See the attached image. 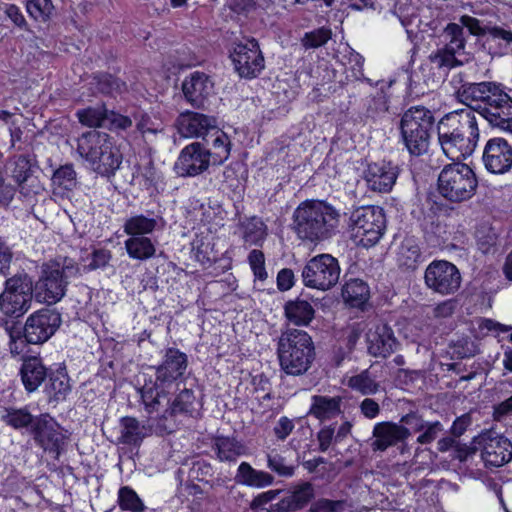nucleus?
I'll return each mask as SVG.
<instances>
[{
	"instance_id": "obj_1",
	"label": "nucleus",
	"mask_w": 512,
	"mask_h": 512,
	"mask_svg": "<svg viewBox=\"0 0 512 512\" xmlns=\"http://www.w3.org/2000/svg\"><path fill=\"white\" fill-rule=\"evenodd\" d=\"M331 30L322 26V88L325 96L335 95L333 103L341 112L350 108V96L345 93V80L352 78L373 85L363 73L364 57L348 44L331 38Z\"/></svg>"
},
{
	"instance_id": "obj_2",
	"label": "nucleus",
	"mask_w": 512,
	"mask_h": 512,
	"mask_svg": "<svg viewBox=\"0 0 512 512\" xmlns=\"http://www.w3.org/2000/svg\"><path fill=\"white\" fill-rule=\"evenodd\" d=\"M438 138L442 150L451 160L470 156L479 140L477 115L469 109L446 114L438 123Z\"/></svg>"
},
{
	"instance_id": "obj_3",
	"label": "nucleus",
	"mask_w": 512,
	"mask_h": 512,
	"mask_svg": "<svg viewBox=\"0 0 512 512\" xmlns=\"http://www.w3.org/2000/svg\"><path fill=\"white\" fill-rule=\"evenodd\" d=\"M77 152L102 176L113 175L122 163L113 137L97 130L85 132L77 139Z\"/></svg>"
},
{
	"instance_id": "obj_4",
	"label": "nucleus",
	"mask_w": 512,
	"mask_h": 512,
	"mask_svg": "<svg viewBox=\"0 0 512 512\" xmlns=\"http://www.w3.org/2000/svg\"><path fill=\"white\" fill-rule=\"evenodd\" d=\"M277 354L281 369L289 375L306 372L314 359V345L303 330L286 328L278 340Z\"/></svg>"
},
{
	"instance_id": "obj_5",
	"label": "nucleus",
	"mask_w": 512,
	"mask_h": 512,
	"mask_svg": "<svg viewBox=\"0 0 512 512\" xmlns=\"http://www.w3.org/2000/svg\"><path fill=\"white\" fill-rule=\"evenodd\" d=\"M78 273V266L70 258L59 257L44 264L41 276L35 284L37 298L47 304L57 303L65 295L68 280Z\"/></svg>"
},
{
	"instance_id": "obj_6",
	"label": "nucleus",
	"mask_w": 512,
	"mask_h": 512,
	"mask_svg": "<svg viewBox=\"0 0 512 512\" xmlns=\"http://www.w3.org/2000/svg\"><path fill=\"white\" fill-rule=\"evenodd\" d=\"M477 187L476 174L461 160H453V163L445 165L438 175V192L452 203L471 199L475 195Z\"/></svg>"
},
{
	"instance_id": "obj_7",
	"label": "nucleus",
	"mask_w": 512,
	"mask_h": 512,
	"mask_svg": "<svg viewBox=\"0 0 512 512\" xmlns=\"http://www.w3.org/2000/svg\"><path fill=\"white\" fill-rule=\"evenodd\" d=\"M434 117L425 107H411L402 116L400 132L405 147L413 156L428 151Z\"/></svg>"
},
{
	"instance_id": "obj_8",
	"label": "nucleus",
	"mask_w": 512,
	"mask_h": 512,
	"mask_svg": "<svg viewBox=\"0 0 512 512\" xmlns=\"http://www.w3.org/2000/svg\"><path fill=\"white\" fill-rule=\"evenodd\" d=\"M350 226L364 247L376 245L386 231V215L379 206H361L350 215Z\"/></svg>"
},
{
	"instance_id": "obj_9",
	"label": "nucleus",
	"mask_w": 512,
	"mask_h": 512,
	"mask_svg": "<svg viewBox=\"0 0 512 512\" xmlns=\"http://www.w3.org/2000/svg\"><path fill=\"white\" fill-rule=\"evenodd\" d=\"M424 283L433 293L450 296L461 288L462 275L452 262L435 259L425 269Z\"/></svg>"
},
{
	"instance_id": "obj_10",
	"label": "nucleus",
	"mask_w": 512,
	"mask_h": 512,
	"mask_svg": "<svg viewBox=\"0 0 512 512\" xmlns=\"http://www.w3.org/2000/svg\"><path fill=\"white\" fill-rule=\"evenodd\" d=\"M458 77L460 86L455 91L456 98L476 115H478V110L488 106L492 102V98L497 97L505 87L502 83L492 81L464 82L462 74H459Z\"/></svg>"
},
{
	"instance_id": "obj_11",
	"label": "nucleus",
	"mask_w": 512,
	"mask_h": 512,
	"mask_svg": "<svg viewBox=\"0 0 512 512\" xmlns=\"http://www.w3.org/2000/svg\"><path fill=\"white\" fill-rule=\"evenodd\" d=\"M62 318L55 309L42 308L30 314L24 326V333L33 345L47 342L59 329Z\"/></svg>"
},
{
	"instance_id": "obj_12",
	"label": "nucleus",
	"mask_w": 512,
	"mask_h": 512,
	"mask_svg": "<svg viewBox=\"0 0 512 512\" xmlns=\"http://www.w3.org/2000/svg\"><path fill=\"white\" fill-rule=\"evenodd\" d=\"M230 57L240 77L255 78L264 69V57L255 39L237 43Z\"/></svg>"
},
{
	"instance_id": "obj_13",
	"label": "nucleus",
	"mask_w": 512,
	"mask_h": 512,
	"mask_svg": "<svg viewBox=\"0 0 512 512\" xmlns=\"http://www.w3.org/2000/svg\"><path fill=\"white\" fill-rule=\"evenodd\" d=\"M31 434L35 442L44 450L59 455L65 444L67 436L58 422L49 414L36 416L35 425H32Z\"/></svg>"
},
{
	"instance_id": "obj_14",
	"label": "nucleus",
	"mask_w": 512,
	"mask_h": 512,
	"mask_svg": "<svg viewBox=\"0 0 512 512\" xmlns=\"http://www.w3.org/2000/svg\"><path fill=\"white\" fill-rule=\"evenodd\" d=\"M175 389L160 384L158 381L145 383L139 390L144 411L150 419L167 421L170 419V398L168 395Z\"/></svg>"
},
{
	"instance_id": "obj_15",
	"label": "nucleus",
	"mask_w": 512,
	"mask_h": 512,
	"mask_svg": "<svg viewBox=\"0 0 512 512\" xmlns=\"http://www.w3.org/2000/svg\"><path fill=\"white\" fill-rule=\"evenodd\" d=\"M210 164V151L199 142L185 146L174 165V170L181 177H195L205 172Z\"/></svg>"
},
{
	"instance_id": "obj_16",
	"label": "nucleus",
	"mask_w": 512,
	"mask_h": 512,
	"mask_svg": "<svg viewBox=\"0 0 512 512\" xmlns=\"http://www.w3.org/2000/svg\"><path fill=\"white\" fill-rule=\"evenodd\" d=\"M187 367V355L177 348H168L163 355L161 364L156 367L155 380L173 389H179Z\"/></svg>"
},
{
	"instance_id": "obj_17",
	"label": "nucleus",
	"mask_w": 512,
	"mask_h": 512,
	"mask_svg": "<svg viewBox=\"0 0 512 512\" xmlns=\"http://www.w3.org/2000/svg\"><path fill=\"white\" fill-rule=\"evenodd\" d=\"M483 444L481 457L485 467H501L512 460V442L494 431H486L481 436Z\"/></svg>"
},
{
	"instance_id": "obj_18",
	"label": "nucleus",
	"mask_w": 512,
	"mask_h": 512,
	"mask_svg": "<svg viewBox=\"0 0 512 512\" xmlns=\"http://www.w3.org/2000/svg\"><path fill=\"white\" fill-rule=\"evenodd\" d=\"M400 167L392 161L380 160L368 163L364 170V180L369 190L389 193L396 183Z\"/></svg>"
},
{
	"instance_id": "obj_19",
	"label": "nucleus",
	"mask_w": 512,
	"mask_h": 512,
	"mask_svg": "<svg viewBox=\"0 0 512 512\" xmlns=\"http://www.w3.org/2000/svg\"><path fill=\"white\" fill-rule=\"evenodd\" d=\"M478 116L486 120L493 128H498L512 135V97L505 91L492 98L488 106L478 110Z\"/></svg>"
},
{
	"instance_id": "obj_20",
	"label": "nucleus",
	"mask_w": 512,
	"mask_h": 512,
	"mask_svg": "<svg viewBox=\"0 0 512 512\" xmlns=\"http://www.w3.org/2000/svg\"><path fill=\"white\" fill-rule=\"evenodd\" d=\"M295 231L299 238L314 242L320 233V201H305L294 212Z\"/></svg>"
},
{
	"instance_id": "obj_21",
	"label": "nucleus",
	"mask_w": 512,
	"mask_h": 512,
	"mask_svg": "<svg viewBox=\"0 0 512 512\" xmlns=\"http://www.w3.org/2000/svg\"><path fill=\"white\" fill-rule=\"evenodd\" d=\"M482 159L489 172L504 174L512 168V146L504 138H491L484 147Z\"/></svg>"
},
{
	"instance_id": "obj_22",
	"label": "nucleus",
	"mask_w": 512,
	"mask_h": 512,
	"mask_svg": "<svg viewBox=\"0 0 512 512\" xmlns=\"http://www.w3.org/2000/svg\"><path fill=\"white\" fill-rule=\"evenodd\" d=\"M372 434L375 440L371 443V448L375 452H384L389 447L401 443V452L403 453L407 447L405 441L411 436V432L407 427L391 421L375 424Z\"/></svg>"
},
{
	"instance_id": "obj_23",
	"label": "nucleus",
	"mask_w": 512,
	"mask_h": 512,
	"mask_svg": "<svg viewBox=\"0 0 512 512\" xmlns=\"http://www.w3.org/2000/svg\"><path fill=\"white\" fill-rule=\"evenodd\" d=\"M5 290L0 295V310L8 316H21L30 306L31 295L25 291L20 280H6Z\"/></svg>"
},
{
	"instance_id": "obj_24",
	"label": "nucleus",
	"mask_w": 512,
	"mask_h": 512,
	"mask_svg": "<svg viewBox=\"0 0 512 512\" xmlns=\"http://www.w3.org/2000/svg\"><path fill=\"white\" fill-rule=\"evenodd\" d=\"M399 346L392 327L387 323H380L367 333V351L373 357L387 358Z\"/></svg>"
},
{
	"instance_id": "obj_25",
	"label": "nucleus",
	"mask_w": 512,
	"mask_h": 512,
	"mask_svg": "<svg viewBox=\"0 0 512 512\" xmlns=\"http://www.w3.org/2000/svg\"><path fill=\"white\" fill-rule=\"evenodd\" d=\"M213 89L214 83L210 76L200 71L192 72L182 82L183 95L194 107H201L212 95Z\"/></svg>"
},
{
	"instance_id": "obj_26",
	"label": "nucleus",
	"mask_w": 512,
	"mask_h": 512,
	"mask_svg": "<svg viewBox=\"0 0 512 512\" xmlns=\"http://www.w3.org/2000/svg\"><path fill=\"white\" fill-rule=\"evenodd\" d=\"M216 126L215 118L197 112H187L178 118V131L186 138L205 139Z\"/></svg>"
},
{
	"instance_id": "obj_27",
	"label": "nucleus",
	"mask_w": 512,
	"mask_h": 512,
	"mask_svg": "<svg viewBox=\"0 0 512 512\" xmlns=\"http://www.w3.org/2000/svg\"><path fill=\"white\" fill-rule=\"evenodd\" d=\"M165 226L164 218L154 212L132 214L123 223V231L127 236H151L162 231Z\"/></svg>"
},
{
	"instance_id": "obj_28",
	"label": "nucleus",
	"mask_w": 512,
	"mask_h": 512,
	"mask_svg": "<svg viewBox=\"0 0 512 512\" xmlns=\"http://www.w3.org/2000/svg\"><path fill=\"white\" fill-rule=\"evenodd\" d=\"M315 490L311 483L303 482L288 491L272 506L274 512H294L304 508L314 497Z\"/></svg>"
},
{
	"instance_id": "obj_29",
	"label": "nucleus",
	"mask_w": 512,
	"mask_h": 512,
	"mask_svg": "<svg viewBox=\"0 0 512 512\" xmlns=\"http://www.w3.org/2000/svg\"><path fill=\"white\" fill-rule=\"evenodd\" d=\"M178 390L174 398L170 399V409L167 410L170 418L178 415L196 418L202 408L200 395H196L192 388L183 387Z\"/></svg>"
},
{
	"instance_id": "obj_30",
	"label": "nucleus",
	"mask_w": 512,
	"mask_h": 512,
	"mask_svg": "<svg viewBox=\"0 0 512 512\" xmlns=\"http://www.w3.org/2000/svg\"><path fill=\"white\" fill-rule=\"evenodd\" d=\"M234 481L241 486L263 489L274 483V477L271 473L256 469L250 463L243 461L236 470Z\"/></svg>"
},
{
	"instance_id": "obj_31",
	"label": "nucleus",
	"mask_w": 512,
	"mask_h": 512,
	"mask_svg": "<svg viewBox=\"0 0 512 512\" xmlns=\"http://www.w3.org/2000/svg\"><path fill=\"white\" fill-rule=\"evenodd\" d=\"M341 296L344 303L350 308L365 311L369 304L370 288L361 279H350L343 285Z\"/></svg>"
},
{
	"instance_id": "obj_32",
	"label": "nucleus",
	"mask_w": 512,
	"mask_h": 512,
	"mask_svg": "<svg viewBox=\"0 0 512 512\" xmlns=\"http://www.w3.org/2000/svg\"><path fill=\"white\" fill-rule=\"evenodd\" d=\"M363 111L360 118L365 122L377 123L384 119L389 112V96L381 86L376 94L369 95L363 100Z\"/></svg>"
},
{
	"instance_id": "obj_33",
	"label": "nucleus",
	"mask_w": 512,
	"mask_h": 512,
	"mask_svg": "<svg viewBox=\"0 0 512 512\" xmlns=\"http://www.w3.org/2000/svg\"><path fill=\"white\" fill-rule=\"evenodd\" d=\"M20 374L25 389L34 392L47 377V370L41 359L29 357L24 360Z\"/></svg>"
},
{
	"instance_id": "obj_34",
	"label": "nucleus",
	"mask_w": 512,
	"mask_h": 512,
	"mask_svg": "<svg viewBox=\"0 0 512 512\" xmlns=\"http://www.w3.org/2000/svg\"><path fill=\"white\" fill-rule=\"evenodd\" d=\"M210 148V160L213 165L223 164L230 156L231 140L229 136L217 127L205 138Z\"/></svg>"
},
{
	"instance_id": "obj_35",
	"label": "nucleus",
	"mask_w": 512,
	"mask_h": 512,
	"mask_svg": "<svg viewBox=\"0 0 512 512\" xmlns=\"http://www.w3.org/2000/svg\"><path fill=\"white\" fill-rule=\"evenodd\" d=\"M119 443L129 446H139L142 441L150 434V429L140 423L135 417H123L120 420Z\"/></svg>"
},
{
	"instance_id": "obj_36",
	"label": "nucleus",
	"mask_w": 512,
	"mask_h": 512,
	"mask_svg": "<svg viewBox=\"0 0 512 512\" xmlns=\"http://www.w3.org/2000/svg\"><path fill=\"white\" fill-rule=\"evenodd\" d=\"M156 244L151 236H128L124 242L128 256L138 261L153 258L156 255Z\"/></svg>"
},
{
	"instance_id": "obj_37",
	"label": "nucleus",
	"mask_w": 512,
	"mask_h": 512,
	"mask_svg": "<svg viewBox=\"0 0 512 512\" xmlns=\"http://www.w3.org/2000/svg\"><path fill=\"white\" fill-rule=\"evenodd\" d=\"M314 308L303 299L289 300L284 305L285 318L296 326H306L314 318Z\"/></svg>"
},
{
	"instance_id": "obj_38",
	"label": "nucleus",
	"mask_w": 512,
	"mask_h": 512,
	"mask_svg": "<svg viewBox=\"0 0 512 512\" xmlns=\"http://www.w3.org/2000/svg\"><path fill=\"white\" fill-rule=\"evenodd\" d=\"M423 260L421 249L415 239L405 238L399 247L397 255L399 268L405 271H415Z\"/></svg>"
},
{
	"instance_id": "obj_39",
	"label": "nucleus",
	"mask_w": 512,
	"mask_h": 512,
	"mask_svg": "<svg viewBox=\"0 0 512 512\" xmlns=\"http://www.w3.org/2000/svg\"><path fill=\"white\" fill-rule=\"evenodd\" d=\"M489 29H497L504 36L495 38L491 34H486L480 39V49L491 57L503 56L507 52L508 45L512 44V31L497 25H492Z\"/></svg>"
},
{
	"instance_id": "obj_40",
	"label": "nucleus",
	"mask_w": 512,
	"mask_h": 512,
	"mask_svg": "<svg viewBox=\"0 0 512 512\" xmlns=\"http://www.w3.org/2000/svg\"><path fill=\"white\" fill-rule=\"evenodd\" d=\"M217 458L221 462H236L247 452L246 446L233 437H218L214 443Z\"/></svg>"
},
{
	"instance_id": "obj_41",
	"label": "nucleus",
	"mask_w": 512,
	"mask_h": 512,
	"mask_svg": "<svg viewBox=\"0 0 512 512\" xmlns=\"http://www.w3.org/2000/svg\"><path fill=\"white\" fill-rule=\"evenodd\" d=\"M0 419L5 425L15 430L30 428L31 431L32 425L36 422V416L30 413L28 407H6L2 410Z\"/></svg>"
},
{
	"instance_id": "obj_42",
	"label": "nucleus",
	"mask_w": 512,
	"mask_h": 512,
	"mask_svg": "<svg viewBox=\"0 0 512 512\" xmlns=\"http://www.w3.org/2000/svg\"><path fill=\"white\" fill-rule=\"evenodd\" d=\"M341 220L340 210L322 200V241L341 232Z\"/></svg>"
},
{
	"instance_id": "obj_43",
	"label": "nucleus",
	"mask_w": 512,
	"mask_h": 512,
	"mask_svg": "<svg viewBox=\"0 0 512 512\" xmlns=\"http://www.w3.org/2000/svg\"><path fill=\"white\" fill-rule=\"evenodd\" d=\"M70 390L69 377L64 370H57L49 374V381L45 386V392L50 399L55 401L64 400Z\"/></svg>"
},
{
	"instance_id": "obj_44",
	"label": "nucleus",
	"mask_w": 512,
	"mask_h": 512,
	"mask_svg": "<svg viewBox=\"0 0 512 512\" xmlns=\"http://www.w3.org/2000/svg\"><path fill=\"white\" fill-rule=\"evenodd\" d=\"M33 162L34 159L31 155H17L8 161L6 169L14 181L18 185H21L30 177L32 173Z\"/></svg>"
},
{
	"instance_id": "obj_45",
	"label": "nucleus",
	"mask_w": 512,
	"mask_h": 512,
	"mask_svg": "<svg viewBox=\"0 0 512 512\" xmlns=\"http://www.w3.org/2000/svg\"><path fill=\"white\" fill-rule=\"evenodd\" d=\"M267 468L280 477L289 478L295 473L297 464L293 459L276 452L271 451L266 455Z\"/></svg>"
},
{
	"instance_id": "obj_46",
	"label": "nucleus",
	"mask_w": 512,
	"mask_h": 512,
	"mask_svg": "<svg viewBox=\"0 0 512 512\" xmlns=\"http://www.w3.org/2000/svg\"><path fill=\"white\" fill-rule=\"evenodd\" d=\"M5 331L9 338L8 347L11 355L15 357L27 353L28 345L31 343L29 339L26 337L24 329L22 327H18L13 323H6Z\"/></svg>"
},
{
	"instance_id": "obj_47",
	"label": "nucleus",
	"mask_w": 512,
	"mask_h": 512,
	"mask_svg": "<svg viewBox=\"0 0 512 512\" xmlns=\"http://www.w3.org/2000/svg\"><path fill=\"white\" fill-rule=\"evenodd\" d=\"M459 24L462 28H466L470 35L477 37V42L480 43V39L486 36V34H491L492 37H503L504 34L497 29H489L492 25L485 24L483 21L469 16L463 15L459 19Z\"/></svg>"
},
{
	"instance_id": "obj_48",
	"label": "nucleus",
	"mask_w": 512,
	"mask_h": 512,
	"mask_svg": "<svg viewBox=\"0 0 512 512\" xmlns=\"http://www.w3.org/2000/svg\"><path fill=\"white\" fill-rule=\"evenodd\" d=\"M352 390L360 392L362 395H373L379 391L380 384L372 376L371 372L366 369L361 373L351 376L347 383Z\"/></svg>"
},
{
	"instance_id": "obj_49",
	"label": "nucleus",
	"mask_w": 512,
	"mask_h": 512,
	"mask_svg": "<svg viewBox=\"0 0 512 512\" xmlns=\"http://www.w3.org/2000/svg\"><path fill=\"white\" fill-rule=\"evenodd\" d=\"M117 503L122 511L145 512L146 506L134 489L122 486L118 490Z\"/></svg>"
},
{
	"instance_id": "obj_50",
	"label": "nucleus",
	"mask_w": 512,
	"mask_h": 512,
	"mask_svg": "<svg viewBox=\"0 0 512 512\" xmlns=\"http://www.w3.org/2000/svg\"><path fill=\"white\" fill-rule=\"evenodd\" d=\"M340 272L338 260L330 254L322 253V291L338 283Z\"/></svg>"
},
{
	"instance_id": "obj_51",
	"label": "nucleus",
	"mask_w": 512,
	"mask_h": 512,
	"mask_svg": "<svg viewBox=\"0 0 512 512\" xmlns=\"http://www.w3.org/2000/svg\"><path fill=\"white\" fill-rule=\"evenodd\" d=\"M108 110L104 105L87 107L77 111L76 116L82 125L87 127H101L105 125Z\"/></svg>"
},
{
	"instance_id": "obj_52",
	"label": "nucleus",
	"mask_w": 512,
	"mask_h": 512,
	"mask_svg": "<svg viewBox=\"0 0 512 512\" xmlns=\"http://www.w3.org/2000/svg\"><path fill=\"white\" fill-rule=\"evenodd\" d=\"M133 181L143 189L149 190L161 181V174L154 167L152 162L138 166L133 173Z\"/></svg>"
},
{
	"instance_id": "obj_53",
	"label": "nucleus",
	"mask_w": 512,
	"mask_h": 512,
	"mask_svg": "<svg viewBox=\"0 0 512 512\" xmlns=\"http://www.w3.org/2000/svg\"><path fill=\"white\" fill-rule=\"evenodd\" d=\"M428 58L437 69L445 72L463 65V62L456 58V53L444 46L432 52Z\"/></svg>"
},
{
	"instance_id": "obj_54",
	"label": "nucleus",
	"mask_w": 512,
	"mask_h": 512,
	"mask_svg": "<svg viewBox=\"0 0 512 512\" xmlns=\"http://www.w3.org/2000/svg\"><path fill=\"white\" fill-rule=\"evenodd\" d=\"M443 36L447 40L444 47L449 48L455 53L465 49L466 39L464 37V30L460 24L448 23L443 30Z\"/></svg>"
},
{
	"instance_id": "obj_55",
	"label": "nucleus",
	"mask_w": 512,
	"mask_h": 512,
	"mask_svg": "<svg viewBox=\"0 0 512 512\" xmlns=\"http://www.w3.org/2000/svg\"><path fill=\"white\" fill-rule=\"evenodd\" d=\"M452 359H465L475 356L479 353L477 343L468 336L460 337L449 344Z\"/></svg>"
},
{
	"instance_id": "obj_56",
	"label": "nucleus",
	"mask_w": 512,
	"mask_h": 512,
	"mask_svg": "<svg viewBox=\"0 0 512 512\" xmlns=\"http://www.w3.org/2000/svg\"><path fill=\"white\" fill-rule=\"evenodd\" d=\"M26 10L31 18L39 22H47L54 11L52 0H27Z\"/></svg>"
},
{
	"instance_id": "obj_57",
	"label": "nucleus",
	"mask_w": 512,
	"mask_h": 512,
	"mask_svg": "<svg viewBox=\"0 0 512 512\" xmlns=\"http://www.w3.org/2000/svg\"><path fill=\"white\" fill-rule=\"evenodd\" d=\"M94 84L101 93L105 94H121L127 90L126 83L120 79L110 75L102 74L93 78Z\"/></svg>"
},
{
	"instance_id": "obj_58",
	"label": "nucleus",
	"mask_w": 512,
	"mask_h": 512,
	"mask_svg": "<svg viewBox=\"0 0 512 512\" xmlns=\"http://www.w3.org/2000/svg\"><path fill=\"white\" fill-rule=\"evenodd\" d=\"M423 232L426 242L432 247H442L448 240L445 225H442L439 221L426 223L423 227Z\"/></svg>"
},
{
	"instance_id": "obj_59",
	"label": "nucleus",
	"mask_w": 512,
	"mask_h": 512,
	"mask_svg": "<svg viewBox=\"0 0 512 512\" xmlns=\"http://www.w3.org/2000/svg\"><path fill=\"white\" fill-rule=\"evenodd\" d=\"M352 424L349 421L343 422L335 433V426L330 425L322 428V452L326 451L330 446L332 440L335 442H341L351 432Z\"/></svg>"
},
{
	"instance_id": "obj_60",
	"label": "nucleus",
	"mask_w": 512,
	"mask_h": 512,
	"mask_svg": "<svg viewBox=\"0 0 512 512\" xmlns=\"http://www.w3.org/2000/svg\"><path fill=\"white\" fill-rule=\"evenodd\" d=\"M266 235V225L260 219L253 218L245 226L244 239L247 243L259 245Z\"/></svg>"
},
{
	"instance_id": "obj_61",
	"label": "nucleus",
	"mask_w": 512,
	"mask_h": 512,
	"mask_svg": "<svg viewBox=\"0 0 512 512\" xmlns=\"http://www.w3.org/2000/svg\"><path fill=\"white\" fill-rule=\"evenodd\" d=\"M320 272V255L314 256L304 267L302 272L305 286L319 288L320 282L318 273Z\"/></svg>"
},
{
	"instance_id": "obj_62",
	"label": "nucleus",
	"mask_w": 512,
	"mask_h": 512,
	"mask_svg": "<svg viewBox=\"0 0 512 512\" xmlns=\"http://www.w3.org/2000/svg\"><path fill=\"white\" fill-rule=\"evenodd\" d=\"M248 263L256 279L264 281L267 279L268 274L265 268L264 253L260 250L254 249L248 255Z\"/></svg>"
},
{
	"instance_id": "obj_63",
	"label": "nucleus",
	"mask_w": 512,
	"mask_h": 512,
	"mask_svg": "<svg viewBox=\"0 0 512 512\" xmlns=\"http://www.w3.org/2000/svg\"><path fill=\"white\" fill-rule=\"evenodd\" d=\"M76 173L71 165H64L57 169L52 177L55 185L70 189L75 181Z\"/></svg>"
},
{
	"instance_id": "obj_64",
	"label": "nucleus",
	"mask_w": 512,
	"mask_h": 512,
	"mask_svg": "<svg viewBox=\"0 0 512 512\" xmlns=\"http://www.w3.org/2000/svg\"><path fill=\"white\" fill-rule=\"evenodd\" d=\"M444 431V426L440 421H427L425 428L421 431L417 437V443L421 445L432 443L440 433Z\"/></svg>"
}]
</instances>
